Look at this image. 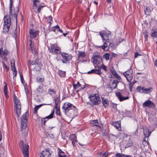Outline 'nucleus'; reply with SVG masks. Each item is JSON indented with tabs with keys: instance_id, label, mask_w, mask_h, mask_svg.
Here are the masks:
<instances>
[{
	"instance_id": "1",
	"label": "nucleus",
	"mask_w": 157,
	"mask_h": 157,
	"mask_svg": "<svg viewBox=\"0 0 157 157\" xmlns=\"http://www.w3.org/2000/svg\"><path fill=\"white\" fill-rule=\"evenodd\" d=\"M90 102H88L87 104L90 106L93 107L94 105H99L100 104L101 100L99 95L97 94H93L88 97Z\"/></svg>"
},
{
	"instance_id": "2",
	"label": "nucleus",
	"mask_w": 157,
	"mask_h": 157,
	"mask_svg": "<svg viewBox=\"0 0 157 157\" xmlns=\"http://www.w3.org/2000/svg\"><path fill=\"white\" fill-rule=\"evenodd\" d=\"M13 101L14 104V110L18 118H19L21 112V103L18 98L15 94H14L13 95Z\"/></svg>"
},
{
	"instance_id": "3",
	"label": "nucleus",
	"mask_w": 157,
	"mask_h": 157,
	"mask_svg": "<svg viewBox=\"0 0 157 157\" xmlns=\"http://www.w3.org/2000/svg\"><path fill=\"white\" fill-rule=\"evenodd\" d=\"M29 118V112L26 111L21 116V131L25 128L27 125V120Z\"/></svg>"
},
{
	"instance_id": "4",
	"label": "nucleus",
	"mask_w": 157,
	"mask_h": 157,
	"mask_svg": "<svg viewBox=\"0 0 157 157\" xmlns=\"http://www.w3.org/2000/svg\"><path fill=\"white\" fill-rule=\"evenodd\" d=\"M19 145L20 147V149L24 157H29V146L27 144H25L23 141H21L19 143Z\"/></svg>"
},
{
	"instance_id": "5",
	"label": "nucleus",
	"mask_w": 157,
	"mask_h": 157,
	"mask_svg": "<svg viewBox=\"0 0 157 157\" xmlns=\"http://www.w3.org/2000/svg\"><path fill=\"white\" fill-rule=\"evenodd\" d=\"M3 33H6L9 31L10 27V16L6 15L4 17Z\"/></svg>"
},
{
	"instance_id": "6",
	"label": "nucleus",
	"mask_w": 157,
	"mask_h": 157,
	"mask_svg": "<svg viewBox=\"0 0 157 157\" xmlns=\"http://www.w3.org/2000/svg\"><path fill=\"white\" fill-rule=\"evenodd\" d=\"M62 109L64 110L65 113L66 114L69 112H75V109L76 107L70 103L67 104H65L64 106L62 107Z\"/></svg>"
},
{
	"instance_id": "7",
	"label": "nucleus",
	"mask_w": 157,
	"mask_h": 157,
	"mask_svg": "<svg viewBox=\"0 0 157 157\" xmlns=\"http://www.w3.org/2000/svg\"><path fill=\"white\" fill-rule=\"evenodd\" d=\"M61 55L63 58L62 60L63 63H69L70 60L72 57V56L71 54L65 53H62Z\"/></svg>"
},
{
	"instance_id": "8",
	"label": "nucleus",
	"mask_w": 157,
	"mask_h": 157,
	"mask_svg": "<svg viewBox=\"0 0 157 157\" xmlns=\"http://www.w3.org/2000/svg\"><path fill=\"white\" fill-rule=\"evenodd\" d=\"M13 0H10V16H12V18H16L17 20V13L19 11V9L18 7H16L14 10V11H12V8L13 7Z\"/></svg>"
},
{
	"instance_id": "9",
	"label": "nucleus",
	"mask_w": 157,
	"mask_h": 157,
	"mask_svg": "<svg viewBox=\"0 0 157 157\" xmlns=\"http://www.w3.org/2000/svg\"><path fill=\"white\" fill-rule=\"evenodd\" d=\"M133 71L131 67L128 70H127L123 73L124 75L126 77L127 80L130 82L131 81L133 77Z\"/></svg>"
},
{
	"instance_id": "10",
	"label": "nucleus",
	"mask_w": 157,
	"mask_h": 157,
	"mask_svg": "<svg viewBox=\"0 0 157 157\" xmlns=\"http://www.w3.org/2000/svg\"><path fill=\"white\" fill-rule=\"evenodd\" d=\"M46 6V5L43 3H41L40 4L36 5V7H32L31 9V11H33L36 13H39L42 9Z\"/></svg>"
},
{
	"instance_id": "11",
	"label": "nucleus",
	"mask_w": 157,
	"mask_h": 157,
	"mask_svg": "<svg viewBox=\"0 0 157 157\" xmlns=\"http://www.w3.org/2000/svg\"><path fill=\"white\" fill-rule=\"evenodd\" d=\"M15 60L12 59L10 62L11 64V70L13 71V79H15L16 77L17 74V71L15 66Z\"/></svg>"
},
{
	"instance_id": "12",
	"label": "nucleus",
	"mask_w": 157,
	"mask_h": 157,
	"mask_svg": "<svg viewBox=\"0 0 157 157\" xmlns=\"http://www.w3.org/2000/svg\"><path fill=\"white\" fill-rule=\"evenodd\" d=\"M103 42L104 43V44L101 46H98V47L99 48H101L106 52L108 51L109 49V45H108V44L110 40H102Z\"/></svg>"
},
{
	"instance_id": "13",
	"label": "nucleus",
	"mask_w": 157,
	"mask_h": 157,
	"mask_svg": "<svg viewBox=\"0 0 157 157\" xmlns=\"http://www.w3.org/2000/svg\"><path fill=\"white\" fill-rule=\"evenodd\" d=\"M39 31L37 30H35L34 29H30L29 33L30 37L31 38H35L39 35Z\"/></svg>"
},
{
	"instance_id": "14",
	"label": "nucleus",
	"mask_w": 157,
	"mask_h": 157,
	"mask_svg": "<svg viewBox=\"0 0 157 157\" xmlns=\"http://www.w3.org/2000/svg\"><path fill=\"white\" fill-rule=\"evenodd\" d=\"M144 107H148L149 108H153L155 107V105L150 100H147L143 104Z\"/></svg>"
},
{
	"instance_id": "15",
	"label": "nucleus",
	"mask_w": 157,
	"mask_h": 157,
	"mask_svg": "<svg viewBox=\"0 0 157 157\" xmlns=\"http://www.w3.org/2000/svg\"><path fill=\"white\" fill-rule=\"evenodd\" d=\"M92 59L93 60L94 63L98 65L102 62V57L100 55H96L93 56Z\"/></svg>"
},
{
	"instance_id": "16",
	"label": "nucleus",
	"mask_w": 157,
	"mask_h": 157,
	"mask_svg": "<svg viewBox=\"0 0 157 157\" xmlns=\"http://www.w3.org/2000/svg\"><path fill=\"white\" fill-rule=\"evenodd\" d=\"M122 94H124L121 93L120 92H117L116 93V95L118 98L119 99V101H122L124 100H127L129 99V97L128 96L126 97H123Z\"/></svg>"
},
{
	"instance_id": "17",
	"label": "nucleus",
	"mask_w": 157,
	"mask_h": 157,
	"mask_svg": "<svg viewBox=\"0 0 157 157\" xmlns=\"http://www.w3.org/2000/svg\"><path fill=\"white\" fill-rule=\"evenodd\" d=\"M50 52L53 54H59L60 53V50L57 48V47L55 46H52L51 48L49 49Z\"/></svg>"
},
{
	"instance_id": "18",
	"label": "nucleus",
	"mask_w": 157,
	"mask_h": 157,
	"mask_svg": "<svg viewBox=\"0 0 157 157\" xmlns=\"http://www.w3.org/2000/svg\"><path fill=\"white\" fill-rule=\"evenodd\" d=\"M51 153L48 150L43 151L40 155V157H51Z\"/></svg>"
},
{
	"instance_id": "19",
	"label": "nucleus",
	"mask_w": 157,
	"mask_h": 157,
	"mask_svg": "<svg viewBox=\"0 0 157 157\" xmlns=\"http://www.w3.org/2000/svg\"><path fill=\"white\" fill-rule=\"evenodd\" d=\"M29 41L30 42L29 44L30 48L31 49L32 52L33 54H36V51L35 50L34 43L32 41V40H29Z\"/></svg>"
},
{
	"instance_id": "20",
	"label": "nucleus",
	"mask_w": 157,
	"mask_h": 157,
	"mask_svg": "<svg viewBox=\"0 0 157 157\" xmlns=\"http://www.w3.org/2000/svg\"><path fill=\"white\" fill-rule=\"evenodd\" d=\"M87 73L88 74H94L100 75L101 73L100 69H93L90 71H88Z\"/></svg>"
},
{
	"instance_id": "21",
	"label": "nucleus",
	"mask_w": 157,
	"mask_h": 157,
	"mask_svg": "<svg viewBox=\"0 0 157 157\" xmlns=\"http://www.w3.org/2000/svg\"><path fill=\"white\" fill-rule=\"evenodd\" d=\"M151 132H150L148 129L145 128L144 129V138L143 139L144 141H146V139L148 138L149 136L151 134Z\"/></svg>"
},
{
	"instance_id": "22",
	"label": "nucleus",
	"mask_w": 157,
	"mask_h": 157,
	"mask_svg": "<svg viewBox=\"0 0 157 157\" xmlns=\"http://www.w3.org/2000/svg\"><path fill=\"white\" fill-rule=\"evenodd\" d=\"M102 102L103 106L105 108H108L109 106V101L107 98L101 97Z\"/></svg>"
},
{
	"instance_id": "23",
	"label": "nucleus",
	"mask_w": 157,
	"mask_h": 157,
	"mask_svg": "<svg viewBox=\"0 0 157 157\" xmlns=\"http://www.w3.org/2000/svg\"><path fill=\"white\" fill-rule=\"evenodd\" d=\"M112 124L119 131L121 130V124L120 121L114 122Z\"/></svg>"
},
{
	"instance_id": "24",
	"label": "nucleus",
	"mask_w": 157,
	"mask_h": 157,
	"mask_svg": "<svg viewBox=\"0 0 157 157\" xmlns=\"http://www.w3.org/2000/svg\"><path fill=\"white\" fill-rule=\"evenodd\" d=\"M110 71L113 75L117 79L120 80L121 79V77L117 73L116 71L114 70L113 67L110 70Z\"/></svg>"
},
{
	"instance_id": "25",
	"label": "nucleus",
	"mask_w": 157,
	"mask_h": 157,
	"mask_svg": "<svg viewBox=\"0 0 157 157\" xmlns=\"http://www.w3.org/2000/svg\"><path fill=\"white\" fill-rule=\"evenodd\" d=\"M54 101L55 103L54 105L55 108H56L57 107H58V104L60 102V97L59 95L56 97L54 99Z\"/></svg>"
},
{
	"instance_id": "26",
	"label": "nucleus",
	"mask_w": 157,
	"mask_h": 157,
	"mask_svg": "<svg viewBox=\"0 0 157 157\" xmlns=\"http://www.w3.org/2000/svg\"><path fill=\"white\" fill-rule=\"evenodd\" d=\"M119 82L117 80H114L112 82L111 85V88L113 89H115L117 87V85Z\"/></svg>"
},
{
	"instance_id": "27",
	"label": "nucleus",
	"mask_w": 157,
	"mask_h": 157,
	"mask_svg": "<svg viewBox=\"0 0 157 157\" xmlns=\"http://www.w3.org/2000/svg\"><path fill=\"white\" fill-rule=\"evenodd\" d=\"M152 90L153 89L152 87H150L147 88H144V91L141 92L142 93L148 94L150 93Z\"/></svg>"
},
{
	"instance_id": "28",
	"label": "nucleus",
	"mask_w": 157,
	"mask_h": 157,
	"mask_svg": "<svg viewBox=\"0 0 157 157\" xmlns=\"http://www.w3.org/2000/svg\"><path fill=\"white\" fill-rule=\"evenodd\" d=\"M78 58H83L86 56V54L85 52L80 51H78Z\"/></svg>"
},
{
	"instance_id": "29",
	"label": "nucleus",
	"mask_w": 157,
	"mask_h": 157,
	"mask_svg": "<svg viewBox=\"0 0 157 157\" xmlns=\"http://www.w3.org/2000/svg\"><path fill=\"white\" fill-rule=\"evenodd\" d=\"M108 154L109 153L106 152L104 153L100 152L97 154V157H107Z\"/></svg>"
},
{
	"instance_id": "30",
	"label": "nucleus",
	"mask_w": 157,
	"mask_h": 157,
	"mask_svg": "<svg viewBox=\"0 0 157 157\" xmlns=\"http://www.w3.org/2000/svg\"><path fill=\"white\" fill-rule=\"evenodd\" d=\"M59 75L61 77H64L66 76V72L59 70L58 72Z\"/></svg>"
},
{
	"instance_id": "31",
	"label": "nucleus",
	"mask_w": 157,
	"mask_h": 157,
	"mask_svg": "<svg viewBox=\"0 0 157 157\" xmlns=\"http://www.w3.org/2000/svg\"><path fill=\"white\" fill-rule=\"evenodd\" d=\"M4 92L6 98L7 99L9 97V96L7 94V86L6 84L4 86Z\"/></svg>"
},
{
	"instance_id": "32",
	"label": "nucleus",
	"mask_w": 157,
	"mask_h": 157,
	"mask_svg": "<svg viewBox=\"0 0 157 157\" xmlns=\"http://www.w3.org/2000/svg\"><path fill=\"white\" fill-rule=\"evenodd\" d=\"M3 48L2 47L0 48V55L2 57L6 55L7 53L6 51L4 50H3Z\"/></svg>"
},
{
	"instance_id": "33",
	"label": "nucleus",
	"mask_w": 157,
	"mask_h": 157,
	"mask_svg": "<svg viewBox=\"0 0 157 157\" xmlns=\"http://www.w3.org/2000/svg\"><path fill=\"white\" fill-rule=\"evenodd\" d=\"M48 93L51 96L55 95L56 94V92L54 89H49L48 90Z\"/></svg>"
},
{
	"instance_id": "34",
	"label": "nucleus",
	"mask_w": 157,
	"mask_h": 157,
	"mask_svg": "<svg viewBox=\"0 0 157 157\" xmlns=\"http://www.w3.org/2000/svg\"><path fill=\"white\" fill-rule=\"evenodd\" d=\"M130 155H127L124 154H121L120 153H117L115 155V157H131Z\"/></svg>"
},
{
	"instance_id": "35",
	"label": "nucleus",
	"mask_w": 157,
	"mask_h": 157,
	"mask_svg": "<svg viewBox=\"0 0 157 157\" xmlns=\"http://www.w3.org/2000/svg\"><path fill=\"white\" fill-rule=\"evenodd\" d=\"M111 35V33L110 32H106L105 31L104 37L105 40H110L109 39V36Z\"/></svg>"
},
{
	"instance_id": "36",
	"label": "nucleus",
	"mask_w": 157,
	"mask_h": 157,
	"mask_svg": "<svg viewBox=\"0 0 157 157\" xmlns=\"http://www.w3.org/2000/svg\"><path fill=\"white\" fill-rule=\"evenodd\" d=\"M136 81H135L134 82L132 81V82H130L129 83V88L131 92L132 91V87L133 85H134L135 83L136 82Z\"/></svg>"
},
{
	"instance_id": "37",
	"label": "nucleus",
	"mask_w": 157,
	"mask_h": 157,
	"mask_svg": "<svg viewBox=\"0 0 157 157\" xmlns=\"http://www.w3.org/2000/svg\"><path fill=\"white\" fill-rule=\"evenodd\" d=\"M45 105V104H41L39 105H36L35 106V107L34 108L33 111L34 113L36 114L37 113V111L38 110V109L40 108L43 105Z\"/></svg>"
},
{
	"instance_id": "38",
	"label": "nucleus",
	"mask_w": 157,
	"mask_h": 157,
	"mask_svg": "<svg viewBox=\"0 0 157 157\" xmlns=\"http://www.w3.org/2000/svg\"><path fill=\"white\" fill-rule=\"evenodd\" d=\"M69 139L72 141H75L77 142V138L76 135L74 134H72L70 136Z\"/></svg>"
},
{
	"instance_id": "39",
	"label": "nucleus",
	"mask_w": 157,
	"mask_h": 157,
	"mask_svg": "<svg viewBox=\"0 0 157 157\" xmlns=\"http://www.w3.org/2000/svg\"><path fill=\"white\" fill-rule=\"evenodd\" d=\"M32 63V65H40L41 63V62L39 59H37L33 61V63Z\"/></svg>"
},
{
	"instance_id": "40",
	"label": "nucleus",
	"mask_w": 157,
	"mask_h": 157,
	"mask_svg": "<svg viewBox=\"0 0 157 157\" xmlns=\"http://www.w3.org/2000/svg\"><path fill=\"white\" fill-rule=\"evenodd\" d=\"M73 86L74 89L75 90L77 89L79 87H81L80 89L81 90H83L84 88L86 86L85 85H84L83 87H82L81 86L77 84H75L74 83L73 84Z\"/></svg>"
},
{
	"instance_id": "41",
	"label": "nucleus",
	"mask_w": 157,
	"mask_h": 157,
	"mask_svg": "<svg viewBox=\"0 0 157 157\" xmlns=\"http://www.w3.org/2000/svg\"><path fill=\"white\" fill-rule=\"evenodd\" d=\"M110 56V55L109 53H106L103 56V58H104L106 60L108 61L109 59Z\"/></svg>"
},
{
	"instance_id": "42",
	"label": "nucleus",
	"mask_w": 157,
	"mask_h": 157,
	"mask_svg": "<svg viewBox=\"0 0 157 157\" xmlns=\"http://www.w3.org/2000/svg\"><path fill=\"white\" fill-rule=\"evenodd\" d=\"M43 88L42 86H39L36 89V91L37 93L40 94L42 93L43 91Z\"/></svg>"
},
{
	"instance_id": "43",
	"label": "nucleus",
	"mask_w": 157,
	"mask_h": 157,
	"mask_svg": "<svg viewBox=\"0 0 157 157\" xmlns=\"http://www.w3.org/2000/svg\"><path fill=\"white\" fill-rule=\"evenodd\" d=\"M33 2V5L32 7H36V5L40 3V0H32Z\"/></svg>"
},
{
	"instance_id": "44",
	"label": "nucleus",
	"mask_w": 157,
	"mask_h": 157,
	"mask_svg": "<svg viewBox=\"0 0 157 157\" xmlns=\"http://www.w3.org/2000/svg\"><path fill=\"white\" fill-rule=\"evenodd\" d=\"M54 110H53L52 111V112L51 113V114H50L48 116L46 117L45 118L46 119H48L52 118L53 117V114H54Z\"/></svg>"
},
{
	"instance_id": "45",
	"label": "nucleus",
	"mask_w": 157,
	"mask_h": 157,
	"mask_svg": "<svg viewBox=\"0 0 157 157\" xmlns=\"http://www.w3.org/2000/svg\"><path fill=\"white\" fill-rule=\"evenodd\" d=\"M144 87H141L140 86H139L137 87L136 90L137 92L142 93L141 92L144 91Z\"/></svg>"
},
{
	"instance_id": "46",
	"label": "nucleus",
	"mask_w": 157,
	"mask_h": 157,
	"mask_svg": "<svg viewBox=\"0 0 157 157\" xmlns=\"http://www.w3.org/2000/svg\"><path fill=\"white\" fill-rule=\"evenodd\" d=\"M48 19L47 20V22L49 24V26H50L52 24L51 23V21H52V17L51 16H50L48 17Z\"/></svg>"
},
{
	"instance_id": "47",
	"label": "nucleus",
	"mask_w": 157,
	"mask_h": 157,
	"mask_svg": "<svg viewBox=\"0 0 157 157\" xmlns=\"http://www.w3.org/2000/svg\"><path fill=\"white\" fill-rule=\"evenodd\" d=\"M56 109V113L57 115H58L59 116H61V113L59 109V107H57L56 108H55Z\"/></svg>"
},
{
	"instance_id": "48",
	"label": "nucleus",
	"mask_w": 157,
	"mask_h": 157,
	"mask_svg": "<svg viewBox=\"0 0 157 157\" xmlns=\"http://www.w3.org/2000/svg\"><path fill=\"white\" fill-rule=\"evenodd\" d=\"M99 35L102 38V40L105 39L104 34L105 31H101L99 32Z\"/></svg>"
},
{
	"instance_id": "49",
	"label": "nucleus",
	"mask_w": 157,
	"mask_h": 157,
	"mask_svg": "<svg viewBox=\"0 0 157 157\" xmlns=\"http://www.w3.org/2000/svg\"><path fill=\"white\" fill-rule=\"evenodd\" d=\"M109 46V48H110L112 49H114L115 48V46L113 42L110 43Z\"/></svg>"
},
{
	"instance_id": "50",
	"label": "nucleus",
	"mask_w": 157,
	"mask_h": 157,
	"mask_svg": "<svg viewBox=\"0 0 157 157\" xmlns=\"http://www.w3.org/2000/svg\"><path fill=\"white\" fill-rule=\"evenodd\" d=\"M36 80L38 82L40 83H42L44 81V79L42 78H39L37 77L36 78Z\"/></svg>"
},
{
	"instance_id": "51",
	"label": "nucleus",
	"mask_w": 157,
	"mask_h": 157,
	"mask_svg": "<svg viewBox=\"0 0 157 157\" xmlns=\"http://www.w3.org/2000/svg\"><path fill=\"white\" fill-rule=\"evenodd\" d=\"M143 34L144 35V38L145 39V40L146 41L147 40V37H148V34H147V32L146 31H144L143 32Z\"/></svg>"
},
{
	"instance_id": "52",
	"label": "nucleus",
	"mask_w": 157,
	"mask_h": 157,
	"mask_svg": "<svg viewBox=\"0 0 157 157\" xmlns=\"http://www.w3.org/2000/svg\"><path fill=\"white\" fill-rule=\"evenodd\" d=\"M46 119L45 118H42L41 119V122L44 125H45V123L47 121V120H46Z\"/></svg>"
},
{
	"instance_id": "53",
	"label": "nucleus",
	"mask_w": 157,
	"mask_h": 157,
	"mask_svg": "<svg viewBox=\"0 0 157 157\" xmlns=\"http://www.w3.org/2000/svg\"><path fill=\"white\" fill-rule=\"evenodd\" d=\"M14 29L15 30L14 34L13 35V36L14 38H15V39H16L17 37V28H15L14 27Z\"/></svg>"
},
{
	"instance_id": "54",
	"label": "nucleus",
	"mask_w": 157,
	"mask_h": 157,
	"mask_svg": "<svg viewBox=\"0 0 157 157\" xmlns=\"http://www.w3.org/2000/svg\"><path fill=\"white\" fill-rule=\"evenodd\" d=\"M56 26H58V25H56V26H54L53 27V28L52 29V31H53L56 32V30H57V27H56Z\"/></svg>"
},
{
	"instance_id": "55",
	"label": "nucleus",
	"mask_w": 157,
	"mask_h": 157,
	"mask_svg": "<svg viewBox=\"0 0 157 157\" xmlns=\"http://www.w3.org/2000/svg\"><path fill=\"white\" fill-rule=\"evenodd\" d=\"M129 142L126 145L127 147H128L131 146L133 144L131 142V141H130V140H129Z\"/></svg>"
},
{
	"instance_id": "56",
	"label": "nucleus",
	"mask_w": 157,
	"mask_h": 157,
	"mask_svg": "<svg viewBox=\"0 0 157 157\" xmlns=\"http://www.w3.org/2000/svg\"><path fill=\"white\" fill-rule=\"evenodd\" d=\"M20 75L21 81L22 83H23V81L24 80V78H23V75L21 73V74L20 73Z\"/></svg>"
},
{
	"instance_id": "57",
	"label": "nucleus",
	"mask_w": 157,
	"mask_h": 157,
	"mask_svg": "<svg viewBox=\"0 0 157 157\" xmlns=\"http://www.w3.org/2000/svg\"><path fill=\"white\" fill-rule=\"evenodd\" d=\"M141 55L139 54L138 52H136L135 53L134 57L135 58H136L138 56H140Z\"/></svg>"
},
{
	"instance_id": "58",
	"label": "nucleus",
	"mask_w": 157,
	"mask_h": 157,
	"mask_svg": "<svg viewBox=\"0 0 157 157\" xmlns=\"http://www.w3.org/2000/svg\"><path fill=\"white\" fill-rule=\"evenodd\" d=\"M112 107L114 109H116L117 108V105L115 103H112Z\"/></svg>"
},
{
	"instance_id": "59",
	"label": "nucleus",
	"mask_w": 157,
	"mask_h": 157,
	"mask_svg": "<svg viewBox=\"0 0 157 157\" xmlns=\"http://www.w3.org/2000/svg\"><path fill=\"white\" fill-rule=\"evenodd\" d=\"M58 156L59 157H67V155L64 154H61L59 153V154Z\"/></svg>"
},
{
	"instance_id": "60",
	"label": "nucleus",
	"mask_w": 157,
	"mask_h": 157,
	"mask_svg": "<svg viewBox=\"0 0 157 157\" xmlns=\"http://www.w3.org/2000/svg\"><path fill=\"white\" fill-rule=\"evenodd\" d=\"M102 68L105 71H107V67L104 64L102 65Z\"/></svg>"
},
{
	"instance_id": "61",
	"label": "nucleus",
	"mask_w": 157,
	"mask_h": 157,
	"mask_svg": "<svg viewBox=\"0 0 157 157\" xmlns=\"http://www.w3.org/2000/svg\"><path fill=\"white\" fill-rule=\"evenodd\" d=\"M28 65L29 66H31V65H32V63H33V61H32L31 60H29V61H28Z\"/></svg>"
},
{
	"instance_id": "62",
	"label": "nucleus",
	"mask_w": 157,
	"mask_h": 157,
	"mask_svg": "<svg viewBox=\"0 0 157 157\" xmlns=\"http://www.w3.org/2000/svg\"><path fill=\"white\" fill-rule=\"evenodd\" d=\"M98 120H95L93 121L92 124H94V123H98Z\"/></svg>"
},
{
	"instance_id": "63",
	"label": "nucleus",
	"mask_w": 157,
	"mask_h": 157,
	"mask_svg": "<svg viewBox=\"0 0 157 157\" xmlns=\"http://www.w3.org/2000/svg\"><path fill=\"white\" fill-rule=\"evenodd\" d=\"M36 68H37V70H36V71H40L41 69V67H40L39 66H36Z\"/></svg>"
},
{
	"instance_id": "64",
	"label": "nucleus",
	"mask_w": 157,
	"mask_h": 157,
	"mask_svg": "<svg viewBox=\"0 0 157 157\" xmlns=\"http://www.w3.org/2000/svg\"><path fill=\"white\" fill-rule=\"evenodd\" d=\"M154 64L155 66L156 67H157V59L155 61V62H154Z\"/></svg>"
}]
</instances>
